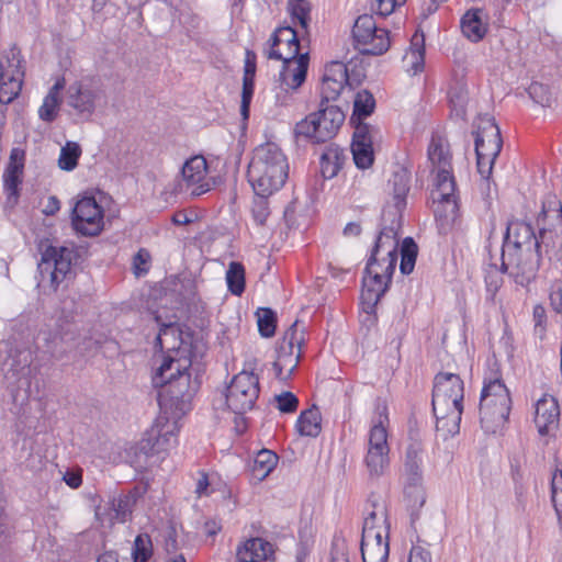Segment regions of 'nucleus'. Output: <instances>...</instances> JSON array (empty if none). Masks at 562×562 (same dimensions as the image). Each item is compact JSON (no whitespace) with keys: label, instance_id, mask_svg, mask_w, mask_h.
<instances>
[{"label":"nucleus","instance_id":"1","mask_svg":"<svg viewBox=\"0 0 562 562\" xmlns=\"http://www.w3.org/2000/svg\"><path fill=\"white\" fill-rule=\"evenodd\" d=\"M541 262V245L530 223L520 220L507 224L502 247V268L521 286L532 282Z\"/></svg>","mask_w":562,"mask_h":562},{"label":"nucleus","instance_id":"2","mask_svg":"<svg viewBox=\"0 0 562 562\" xmlns=\"http://www.w3.org/2000/svg\"><path fill=\"white\" fill-rule=\"evenodd\" d=\"M288 176V159L277 144L266 143L254 150L247 177L258 196L267 198L280 190Z\"/></svg>","mask_w":562,"mask_h":562},{"label":"nucleus","instance_id":"3","mask_svg":"<svg viewBox=\"0 0 562 562\" xmlns=\"http://www.w3.org/2000/svg\"><path fill=\"white\" fill-rule=\"evenodd\" d=\"M191 366L188 356L164 357L153 376L154 386L162 389L160 396L167 397L172 406H187L199 389V381L192 380Z\"/></svg>","mask_w":562,"mask_h":562},{"label":"nucleus","instance_id":"4","mask_svg":"<svg viewBox=\"0 0 562 562\" xmlns=\"http://www.w3.org/2000/svg\"><path fill=\"white\" fill-rule=\"evenodd\" d=\"M297 31L292 26H281L271 36V47L267 52L269 59L283 61L280 80L288 88L296 89L305 80L308 67V54L300 53Z\"/></svg>","mask_w":562,"mask_h":562},{"label":"nucleus","instance_id":"5","mask_svg":"<svg viewBox=\"0 0 562 562\" xmlns=\"http://www.w3.org/2000/svg\"><path fill=\"white\" fill-rule=\"evenodd\" d=\"M512 409L509 391L501 376L485 378L480 398V420L486 432H496L508 419Z\"/></svg>","mask_w":562,"mask_h":562},{"label":"nucleus","instance_id":"6","mask_svg":"<svg viewBox=\"0 0 562 562\" xmlns=\"http://www.w3.org/2000/svg\"><path fill=\"white\" fill-rule=\"evenodd\" d=\"M389 423L387 406L378 400L369 431L364 465L370 477L382 476L390 467V446L386 425Z\"/></svg>","mask_w":562,"mask_h":562},{"label":"nucleus","instance_id":"7","mask_svg":"<svg viewBox=\"0 0 562 562\" xmlns=\"http://www.w3.org/2000/svg\"><path fill=\"white\" fill-rule=\"evenodd\" d=\"M345 121V113L337 105L321 103V109L296 123L294 133L313 143H325L336 136Z\"/></svg>","mask_w":562,"mask_h":562},{"label":"nucleus","instance_id":"8","mask_svg":"<svg viewBox=\"0 0 562 562\" xmlns=\"http://www.w3.org/2000/svg\"><path fill=\"white\" fill-rule=\"evenodd\" d=\"M463 381L456 373L439 372L434 379L432 411L437 419L453 416L460 419L463 401Z\"/></svg>","mask_w":562,"mask_h":562},{"label":"nucleus","instance_id":"9","mask_svg":"<svg viewBox=\"0 0 562 562\" xmlns=\"http://www.w3.org/2000/svg\"><path fill=\"white\" fill-rule=\"evenodd\" d=\"M385 267L379 271V259H368L362 281L361 299L368 313L373 312L381 297L385 294L395 271V259H384Z\"/></svg>","mask_w":562,"mask_h":562},{"label":"nucleus","instance_id":"10","mask_svg":"<svg viewBox=\"0 0 562 562\" xmlns=\"http://www.w3.org/2000/svg\"><path fill=\"white\" fill-rule=\"evenodd\" d=\"M303 342V326H300L299 321H295L284 333L276 349L277 359L273 362V370L278 379L286 380L297 368Z\"/></svg>","mask_w":562,"mask_h":562},{"label":"nucleus","instance_id":"11","mask_svg":"<svg viewBox=\"0 0 562 562\" xmlns=\"http://www.w3.org/2000/svg\"><path fill=\"white\" fill-rule=\"evenodd\" d=\"M356 47L363 55L379 56L387 52L391 45L389 31L376 26L373 15H360L352 27Z\"/></svg>","mask_w":562,"mask_h":562},{"label":"nucleus","instance_id":"12","mask_svg":"<svg viewBox=\"0 0 562 562\" xmlns=\"http://www.w3.org/2000/svg\"><path fill=\"white\" fill-rule=\"evenodd\" d=\"M75 259L76 251L72 247H47L42 254V259L37 266L41 282L44 283L48 281L50 286L56 290L71 272V266Z\"/></svg>","mask_w":562,"mask_h":562},{"label":"nucleus","instance_id":"13","mask_svg":"<svg viewBox=\"0 0 562 562\" xmlns=\"http://www.w3.org/2000/svg\"><path fill=\"white\" fill-rule=\"evenodd\" d=\"M258 396L259 379L247 371H243L233 378L225 394L228 408L237 415H243L252 409Z\"/></svg>","mask_w":562,"mask_h":562},{"label":"nucleus","instance_id":"14","mask_svg":"<svg viewBox=\"0 0 562 562\" xmlns=\"http://www.w3.org/2000/svg\"><path fill=\"white\" fill-rule=\"evenodd\" d=\"M178 431L176 420H169L167 416L160 415L138 442L137 450L145 457L159 456L177 443Z\"/></svg>","mask_w":562,"mask_h":562},{"label":"nucleus","instance_id":"15","mask_svg":"<svg viewBox=\"0 0 562 562\" xmlns=\"http://www.w3.org/2000/svg\"><path fill=\"white\" fill-rule=\"evenodd\" d=\"M24 68L20 50L12 46L0 57V102L9 104L15 100L22 89Z\"/></svg>","mask_w":562,"mask_h":562},{"label":"nucleus","instance_id":"16","mask_svg":"<svg viewBox=\"0 0 562 562\" xmlns=\"http://www.w3.org/2000/svg\"><path fill=\"white\" fill-rule=\"evenodd\" d=\"M424 446L417 439H411L407 443L403 458V472L406 476L407 486L405 495L414 497V505L423 506L425 503L424 491L420 487L423 480Z\"/></svg>","mask_w":562,"mask_h":562},{"label":"nucleus","instance_id":"17","mask_svg":"<svg viewBox=\"0 0 562 562\" xmlns=\"http://www.w3.org/2000/svg\"><path fill=\"white\" fill-rule=\"evenodd\" d=\"M206 176V159L203 156L191 157L181 169V175L176 181L175 192L190 196H200L209 192L211 183Z\"/></svg>","mask_w":562,"mask_h":562},{"label":"nucleus","instance_id":"18","mask_svg":"<svg viewBox=\"0 0 562 562\" xmlns=\"http://www.w3.org/2000/svg\"><path fill=\"white\" fill-rule=\"evenodd\" d=\"M430 193L434 212L439 216H454L458 210L457 184L451 169H439Z\"/></svg>","mask_w":562,"mask_h":562},{"label":"nucleus","instance_id":"19","mask_svg":"<svg viewBox=\"0 0 562 562\" xmlns=\"http://www.w3.org/2000/svg\"><path fill=\"white\" fill-rule=\"evenodd\" d=\"M103 209L92 196L79 200L71 214V225L82 236H97L103 229Z\"/></svg>","mask_w":562,"mask_h":562},{"label":"nucleus","instance_id":"20","mask_svg":"<svg viewBox=\"0 0 562 562\" xmlns=\"http://www.w3.org/2000/svg\"><path fill=\"white\" fill-rule=\"evenodd\" d=\"M102 93V89L92 82L77 81L67 89L66 104L75 115L88 120L93 114Z\"/></svg>","mask_w":562,"mask_h":562},{"label":"nucleus","instance_id":"21","mask_svg":"<svg viewBox=\"0 0 562 562\" xmlns=\"http://www.w3.org/2000/svg\"><path fill=\"white\" fill-rule=\"evenodd\" d=\"M383 226L376 237L370 257L379 259L381 254L385 255V259H395L397 263V234L401 228L402 215L391 213V210H385L382 214Z\"/></svg>","mask_w":562,"mask_h":562},{"label":"nucleus","instance_id":"22","mask_svg":"<svg viewBox=\"0 0 562 562\" xmlns=\"http://www.w3.org/2000/svg\"><path fill=\"white\" fill-rule=\"evenodd\" d=\"M71 324L55 323L54 326H45L37 335V345L45 352L56 359H60L66 352L64 344L72 340Z\"/></svg>","mask_w":562,"mask_h":562},{"label":"nucleus","instance_id":"23","mask_svg":"<svg viewBox=\"0 0 562 562\" xmlns=\"http://www.w3.org/2000/svg\"><path fill=\"white\" fill-rule=\"evenodd\" d=\"M378 130L370 124L357 125L352 136L351 151L353 161L359 169H367L374 161L373 139Z\"/></svg>","mask_w":562,"mask_h":562},{"label":"nucleus","instance_id":"24","mask_svg":"<svg viewBox=\"0 0 562 562\" xmlns=\"http://www.w3.org/2000/svg\"><path fill=\"white\" fill-rule=\"evenodd\" d=\"M502 147L503 139L495 120L491 116L480 117L475 132V151L499 155Z\"/></svg>","mask_w":562,"mask_h":562},{"label":"nucleus","instance_id":"25","mask_svg":"<svg viewBox=\"0 0 562 562\" xmlns=\"http://www.w3.org/2000/svg\"><path fill=\"white\" fill-rule=\"evenodd\" d=\"M236 562H274V546L263 538H250L236 548Z\"/></svg>","mask_w":562,"mask_h":562},{"label":"nucleus","instance_id":"26","mask_svg":"<svg viewBox=\"0 0 562 562\" xmlns=\"http://www.w3.org/2000/svg\"><path fill=\"white\" fill-rule=\"evenodd\" d=\"M560 409L557 400L551 395H543L537 401L535 424L541 436L548 435L558 426Z\"/></svg>","mask_w":562,"mask_h":562},{"label":"nucleus","instance_id":"27","mask_svg":"<svg viewBox=\"0 0 562 562\" xmlns=\"http://www.w3.org/2000/svg\"><path fill=\"white\" fill-rule=\"evenodd\" d=\"M24 155L19 149H12L10 162L3 172V188L8 199L16 202L22 183Z\"/></svg>","mask_w":562,"mask_h":562},{"label":"nucleus","instance_id":"28","mask_svg":"<svg viewBox=\"0 0 562 562\" xmlns=\"http://www.w3.org/2000/svg\"><path fill=\"white\" fill-rule=\"evenodd\" d=\"M411 173L404 167H398L389 180L392 187V200L393 205L389 207L391 213L402 215V212L406 207V195L409 191Z\"/></svg>","mask_w":562,"mask_h":562},{"label":"nucleus","instance_id":"29","mask_svg":"<svg viewBox=\"0 0 562 562\" xmlns=\"http://www.w3.org/2000/svg\"><path fill=\"white\" fill-rule=\"evenodd\" d=\"M180 329L173 323L162 324L160 326L159 333L156 337L155 347L162 350L166 348L168 350L169 356L173 357H182L186 356V350H181V340H180Z\"/></svg>","mask_w":562,"mask_h":562},{"label":"nucleus","instance_id":"30","mask_svg":"<svg viewBox=\"0 0 562 562\" xmlns=\"http://www.w3.org/2000/svg\"><path fill=\"white\" fill-rule=\"evenodd\" d=\"M389 552V535L361 538L363 562H387Z\"/></svg>","mask_w":562,"mask_h":562},{"label":"nucleus","instance_id":"31","mask_svg":"<svg viewBox=\"0 0 562 562\" xmlns=\"http://www.w3.org/2000/svg\"><path fill=\"white\" fill-rule=\"evenodd\" d=\"M551 217L555 221V235L553 245L562 246V203L555 194H547L542 201V210L538 216V223L541 220Z\"/></svg>","mask_w":562,"mask_h":562},{"label":"nucleus","instance_id":"32","mask_svg":"<svg viewBox=\"0 0 562 562\" xmlns=\"http://www.w3.org/2000/svg\"><path fill=\"white\" fill-rule=\"evenodd\" d=\"M462 34L473 43H477L487 32V23L482 20V10L471 9L461 19Z\"/></svg>","mask_w":562,"mask_h":562},{"label":"nucleus","instance_id":"33","mask_svg":"<svg viewBox=\"0 0 562 562\" xmlns=\"http://www.w3.org/2000/svg\"><path fill=\"white\" fill-rule=\"evenodd\" d=\"M373 507L374 509L369 512L364 518L362 538L389 535L387 516L384 506L373 505Z\"/></svg>","mask_w":562,"mask_h":562},{"label":"nucleus","instance_id":"34","mask_svg":"<svg viewBox=\"0 0 562 562\" xmlns=\"http://www.w3.org/2000/svg\"><path fill=\"white\" fill-rule=\"evenodd\" d=\"M345 160L346 155L342 149L333 145L326 147L319 159L323 179H333L336 177L342 168Z\"/></svg>","mask_w":562,"mask_h":562},{"label":"nucleus","instance_id":"35","mask_svg":"<svg viewBox=\"0 0 562 562\" xmlns=\"http://www.w3.org/2000/svg\"><path fill=\"white\" fill-rule=\"evenodd\" d=\"M374 109L375 99L373 94L367 89L358 91L353 99V111L350 123L355 128L357 125L366 124L363 120L370 116Z\"/></svg>","mask_w":562,"mask_h":562},{"label":"nucleus","instance_id":"36","mask_svg":"<svg viewBox=\"0 0 562 562\" xmlns=\"http://www.w3.org/2000/svg\"><path fill=\"white\" fill-rule=\"evenodd\" d=\"M424 35L417 32L411 40L409 50L405 54L403 60L407 66V71L417 75L423 71L425 66V46Z\"/></svg>","mask_w":562,"mask_h":562},{"label":"nucleus","instance_id":"37","mask_svg":"<svg viewBox=\"0 0 562 562\" xmlns=\"http://www.w3.org/2000/svg\"><path fill=\"white\" fill-rule=\"evenodd\" d=\"M279 461V457L271 450L262 449L257 452L250 468L252 480L257 482L263 481L274 470Z\"/></svg>","mask_w":562,"mask_h":562},{"label":"nucleus","instance_id":"38","mask_svg":"<svg viewBox=\"0 0 562 562\" xmlns=\"http://www.w3.org/2000/svg\"><path fill=\"white\" fill-rule=\"evenodd\" d=\"M296 429L302 436L317 437L322 431V415L317 406L303 411L296 422Z\"/></svg>","mask_w":562,"mask_h":562},{"label":"nucleus","instance_id":"39","mask_svg":"<svg viewBox=\"0 0 562 562\" xmlns=\"http://www.w3.org/2000/svg\"><path fill=\"white\" fill-rule=\"evenodd\" d=\"M428 158L434 166V170L451 169V156L447 146L440 138L432 137L428 147Z\"/></svg>","mask_w":562,"mask_h":562},{"label":"nucleus","instance_id":"40","mask_svg":"<svg viewBox=\"0 0 562 562\" xmlns=\"http://www.w3.org/2000/svg\"><path fill=\"white\" fill-rule=\"evenodd\" d=\"M418 254V246L412 237H406L401 245V265L400 270L403 274L413 272L416 258Z\"/></svg>","mask_w":562,"mask_h":562},{"label":"nucleus","instance_id":"41","mask_svg":"<svg viewBox=\"0 0 562 562\" xmlns=\"http://www.w3.org/2000/svg\"><path fill=\"white\" fill-rule=\"evenodd\" d=\"M228 290L234 295H240L245 291V268L240 262L232 261L226 271Z\"/></svg>","mask_w":562,"mask_h":562},{"label":"nucleus","instance_id":"42","mask_svg":"<svg viewBox=\"0 0 562 562\" xmlns=\"http://www.w3.org/2000/svg\"><path fill=\"white\" fill-rule=\"evenodd\" d=\"M288 11L293 23H299L302 30L307 32L311 21V4L307 0H289Z\"/></svg>","mask_w":562,"mask_h":562},{"label":"nucleus","instance_id":"43","mask_svg":"<svg viewBox=\"0 0 562 562\" xmlns=\"http://www.w3.org/2000/svg\"><path fill=\"white\" fill-rule=\"evenodd\" d=\"M81 153V147L78 143L67 142L60 149L58 167L65 171L74 170L78 165Z\"/></svg>","mask_w":562,"mask_h":562},{"label":"nucleus","instance_id":"44","mask_svg":"<svg viewBox=\"0 0 562 562\" xmlns=\"http://www.w3.org/2000/svg\"><path fill=\"white\" fill-rule=\"evenodd\" d=\"M512 477L515 482V491L519 501L525 493L524 479L526 473V457L524 453L514 454L510 459Z\"/></svg>","mask_w":562,"mask_h":562},{"label":"nucleus","instance_id":"45","mask_svg":"<svg viewBox=\"0 0 562 562\" xmlns=\"http://www.w3.org/2000/svg\"><path fill=\"white\" fill-rule=\"evenodd\" d=\"M258 330L262 337H272L277 328L276 313L269 307H260L256 312Z\"/></svg>","mask_w":562,"mask_h":562},{"label":"nucleus","instance_id":"46","mask_svg":"<svg viewBox=\"0 0 562 562\" xmlns=\"http://www.w3.org/2000/svg\"><path fill=\"white\" fill-rule=\"evenodd\" d=\"M153 555L151 538L147 533L138 535L134 540L133 562H147Z\"/></svg>","mask_w":562,"mask_h":562},{"label":"nucleus","instance_id":"47","mask_svg":"<svg viewBox=\"0 0 562 562\" xmlns=\"http://www.w3.org/2000/svg\"><path fill=\"white\" fill-rule=\"evenodd\" d=\"M134 497L131 495H122L117 498H113L111 508L114 513L113 519L124 522L132 514L134 505Z\"/></svg>","mask_w":562,"mask_h":562},{"label":"nucleus","instance_id":"48","mask_svg":"<svg viewBox=\"0 0 562 562\" xmlns=\"http://www.w3.org/2000/svg\"><path fill=\"white\" fill-rule=\"evenodd\" d=\"M503 273H507V271H503L502 267L498 269L495 265H491L488 269H486L484 280L488 294L487 299L494 300L496 292L502 286Z\"/></svg>","mask_w":562,"mask_h":562},{"label":"nucleus","instance_id":"49","mask_svg":"<svg viewBox=\"0 0 562 562\" xmlns=\"http://www.w3.org/2000/svg\"><path fill=\"white\" fill-rule=\"evenodd\" d=\"M60 106V98L47 95L43 100V104L38 109V116L42 121L50 123L58 114Z\"/></svg>","mask_w":562,"mask_h":562},{"label":"nucleus","instance_id":"50","mask_svg":"<svg viewBox=\"0 0 562 562\" xmlns=\"http://www.w3.org/2000/svg\"><path fill=\"white\" fill-rule=\"evenodd\" d=\"M555 235V226L553 228L542 227L539 232L538 238L541 245V254H552L554 257H559L562 254V246L555 247L553 245Z\"/></svg>","mask_w":562,"mask_h":562},{"label":"nucleus","instance_id":"51","mask_svg":"<svg viewBox=\"0 0 562 562\" xmlns=\"http://www.w3.org/2000/svg\"><path fill=\"white\" fill-rule=\"evenodd\" d=\"M254 91H255V80L243 79L240 115L244 121H247L249 119L250 103H251V100L254 97Z\"/></svg>","mask_w":562,"mask_h":562},{"label":"nucleus","instance_id":"52","mask_svg":"<svg viewBox=\"0 0 562 562\" xmlns=\"http://www.w3.org/2000/svg\"><path fill=\"white\" fill-rule=\"evenodd\" d=\"M325 80H334L346 85L348 82L347 66L341 61H333L326 66L323 76Z\"/></svg>","mask_w":562,"mask_h":562},{"label":"nucleus","instance_id":"53","mask_svg":"<svg viewBox=\"0 0 562 562\" xmlns=\"http://www.w3.org/2000/svg\"><path fill=\"white\" fill-rule=\"evenodd\" d=\"M530 98L542 106H550L552 102V95L549 89L539 82H532L528 88Z\"/></svg>","mask_w":562,"mask_h":562},{"label":"nucleus","instance_id":"54","mask_svg":"<svg viewBox=\"0 0 562 562\" xmlns=\"http://www.w3.org/2000/svg\"><path fill=\"white\" fill-rule=\"evenodd\" d=\"M150 252L140 248L133 257V269L135 276L139 277L148 272L150 266Z\"/></svg>","mask_w":562,"mask_h":562},{"label":"nucleus","instance_id":"55","mask_svg":"<svg viewBox=\"0 0 562 562\" xmlns=\"http://www.w3.org/2000/svg\"><path fill=\"white\" fill-rule=\"evenodd\" d=\"M475 154L479 173L482 176V178L488 179L492 173L494 162L498 155H490L482 151H475Z\"/></svg>","mask_w":562,"mask_h":562},{"label":"nucleus","instance_id":"56","mask_svg":"<svg viewBox=\"0 0 562 562\" xmlns=\"http://www.w3.org/2000/svg\"><path fill=\"white\" fill-rule=\"evenodd\" d=\"M276 401L278 403L277 407L281 413L291 414L297 409L299 400L291 392H282L276 395Z\"/></svg>","mask_w":562,"mask_h":562},{"label":"nucleus","instance_id":"57","mask_svg":"<svg viewBox=\"0 0 562 562\" xmlns=\"http://www.w3.org/2000/svg\"><path fill=\"white\" fill-rule=\"evenodd\" d=\"M345 85L334 80H325L322 82V102H329L330 100H336L340 92L342 91Z\"/></svg>","mask_w":562,"mask_h":562},{"label":"nucleus","instance_id":"58","mask_svg":"<svg viewBox=\"0 0 562 562\" xmlns=\"http://www.w3.org/2000/svg\"><path fill=\"white\" fill-rule=\"evenodd\" d=\"M407 562H431V553L426 547L415 544L409 551Z\"/></svg>","mask_w":562,"mask_h":562},{"label":"nucleus","instance_id":"59","mask_svg":"<svg viewBox=\"0 0 562 562\" xmlns=\"http://www.w3.org/2000/svg\"><path fill=\"white\" fill-rule=\"evenodd\" d=\"M532 317H533V322H535V330L537 334H539L540 336H542V334L544 333V325H546V322H547V314H546V310L542 305H536L533 307V313H532Z\"/></svg>","mask_w":562,"mask_h":562},{"label":"nucleus","instance_id":"60","mask_svg":"<svg viewBox=\"0 0 562 562\" xmlns=\"http://www.w3.org/2000/svg\"><path fill=\"white\" fill-rule=\"evenodd\" d=\"M550 305L557 313H562V285L554 283L550 291Z\"/></svg>","mask_w":562,"mask_h":562},{"label":"nucleus","instance_id":"61","mask_svg":"<svg viewBox=\"0 0 562 562\" xmlns=\"http://www.w3.org/2000/svg\"><path fill=\"white\" fill-rule=\"evenodd\" d=\"M406 0H378V13L387 16L394 12L396 7H401Z\"/></svg>","mask_w":562,"mask_h":562},{"label":"nucleus","instance_id":"62","mask_svg":"<svg viewBox=\"0 0 562 562\" xmlns=\"http://www.w3.org/2000/svg\"><path fill=\"white\" fill-rule=\"evenodd\" d=\"M330 562H349L347 549L344 542L338 540L333 542Z\"/></svg>","mask_w":562,"mask_h":562},{"label":"nucleus","instance_id":"63","mask_svg":"<svg viewBox=\"0 0 562 562\" xmlns=\"http://www.w3.org/2000/svg\"><path fill=\"white\" fill-rule=\"evenodd\" d=\"M252 215L258 225H263L269 215L266 202L260 201L252 210Z\"/></svg>","mask_w":562,"mask_h":562},{"label":"nucleus","instance_id":"64","mask_svg":"<svg viewBox=\"0 0 562 562\" xmlns=\"http://www.w3.org/2000/svg\"><path fill=\"white\" fill-rule=\"evenodd\" d=\"M63 479L71 488H78L82 483V474L80 471H67Z\"/></svg>","mask_w":562,"mask_h":562}]
</instances>
